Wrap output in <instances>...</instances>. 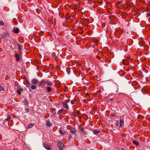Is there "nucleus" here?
Returning <instances> with one entry per match:
<instances>
[{
	"label": "nucleus",
	"instance_id": "23",
	"mask_svg": "<svg viewBox=\"0 0 150 150\" xmlns=\"http://www.w3.org/2000/svg\"><path fill=\"white\" fill-rule=\"evenodd\" d=\"M99 132V131H97L96 130H94L93 131V133L95 134H97Z\"/></svg>",
	"mask_w": 150,
	"mask_h": 150
},
{
	"label": "nucleus",
	"instance_id": "14",
	"mask_svg": "<svg viewBox=\"0 0 150 150\" xmlns=\"http://www.w3.org/2000/svg\"><path fill=\"white\" fill-rule=\"evenodd\" d=\"M59 133L62 135H64V133L66 132L65 131H64L62 129H59Z\"/></svg>",
	"mask_w": 150,
	"mask_h": 150
},
{
	"label": "nucleus",
	"instance_id": "22",
	"mask_svg": "<svg viewBox=\"0 0 150 150\" xmlns=\"http://www.w3.org/2000/svg\"><path fill=\"white\" fill-rule=\"evenodd\" d=\"M11 119V117L9 116H8L7 117V118L6 119V120L7 121H9Z\"/></svg>",
	"mask_w": 150,
	"mask_h": 150
},
{
	"label": "nucleus",
	"instance_id": "18",
	"mask_svg": "<svg viewBox=\"0 0 150 150\" xmlns=\"http://www.w3.org/2000/svg\"><path fill=\"white\" fill-rule=\"evenodd\" d=\"M34 125V124H30L28 126V128H30L33 126Z\"/></svg>",
	"mask_w": 150,
	"mask_h": 150
},
{
	"label": "nucleus",
	"instance_id": "9",
	"mask_svg": "<svg viewBox=\"0 0 150 150\" xmlns=\"http://www.w3.org/2000/svg\"><path fill=\"white\" fill-rule=\"evenodd\" d=\"M70 131L71 133H72L76 135L75 133L76 132V130L75 128H70Z\"/></svg>",
	"mask_w": 150,
	"mask_h": 150
},
{
	"label": "nucleus",
	"instance_id": "5",
	"mask_svg": "<svg viewBox=\"0 0 150 150\" xmlns=\"http://www.w3.org/2000/svg\"><path fill=\"white\" fill-rule=\"evenodd\" d=\"M23 90V88H21L20 86H18L16 89L17 93L20 95L21 94V92Z\"/></svg>",
	"mask_w": 150,
	"mask_h": 150
},
{
	"label": "nucleus",
	"instance_id": "37",
	"mask_svg": "<svg viewBox=\"0 0 150 150\" xmlns=\"http://www.w3.org/2000/svg\"><path fill=\"white\" fill-rule=\"evenodd\" d=\"M4 38H5V37L4 36Z\"/></svg>",
	"mask_w": 150,
	"mask_h": 150
},
{
	"label": "nucleus",
	"instance_id": "30",
	"mask_svg": "<svg viewBox=\"0 0 150 150\" xmlns=\"http://www.w3.org/2000/svg\"><path fill=\"white\" fill-rule=\"evenodd\" d=\"M21 50V49L20 48H19V49L18 51L20 53V54L21 55V52H20Z\"/></svg>",
	"mask_w": 150,
	"mask_h": 150
},
{
	"label": "nucleus",
	"instance_id": "20",
	"mask_svg": "<svg viewBox=\"0 0 150 150\" xmlns=\"http://www.w3.org/2000/svg\"><path fill=\"white\" fill-rule=\"evenodd\" d=\"M63 111V109H61L59 110L57 112L58 114H60L62 112V111Z\"/></svg>",
	"mask_w": 150,
	"mask_h": 150
},
{
	"label": "nucleus",
	"instance_id": "2",
	"mask_svg": "<svg viewBox=\"0 0 150 150\" xmlns=\"http://www.w3.org/2000/svg\"><path fill=\"white\" fill-rule=\"evenodd\" d=\"M122 118H123L122 117H120V125L119 127H123L124 123V120L122 119Z\"/></svg>",
	"mask_w": 150,
	"mask_h": 150
},
{
	"label": "nucleus",
	"instance_id": "15",
	"mask_svg": "<svg viewBox=\"0 0 150 150\" xmlns=\"http://www.w3.org/2000/svg\"><path fill=\"white\" fill-rule=\"evenodd\" d=\"M26 85V86L28 88L30 86V84L29 81H27Z\"/></svg>",
	"mask_w": 150,
	"mask_h": 150
},
{
	"label": "nucleus",
	"instance_id": "10",
	"mask_svg": "<svg viewBox=\"0 0 150 150\" xmlns=\"http://www.w3.org/2000/svg\"><path fill=\"white\" fill-rule=\"evenodd\" d=\"M79 129L80 131H81V132L83 134H86V132L84 131V128L81 126H79Z\"/></svg>",
	"mask_w": 150,
	"mask_h": 150
},
{
	"label": "nucleus",
	"instance_id": "35",
	"mask_svg": "<svg viewBox=\"0 0 150 150\" xmlns=\"http://www.w3.org/2000/svg\"><path fill=\"white\" fill-rule=\"evenodd\" d=\"M147 15H148L149 16H150V14H147Z\"/></svg>",
	"mask_w": 150,
	"mask_h": 150
},
{
	"label": "nucleus",
	"instance_id": "7",
	"mask_svg": "<svg viewBox=\"0 0 150 150\" xmlns=\"http://www.w3.org/2000/svg\"><path fill=\"white\" fill-rule=\"evenodd\" d=\"M46 84L47 86H52V83L51 81L48 80L47 81H46Z\"/></svg>",
	"mask_w": 150,
	"mask_h": 150
},
{
	"label": "nucleus",
	"instance_id": "4",
	"mask_svg": "<svg viewBox=\"0 0 150 150\" xmlns=\"http://www.w3.org/2000/svg\"><path fill=\"white\" fill-rule=\"evenodd\" d=\"M63 146L64 144L62 142L59 141L58 142L57 146L61 150L62 149Z\"/></svg>",
	"mask_w": 150,
	"mask_h": 150
},
{
	"label": "nucleus",
	"instance_id": "13",
	"mask_svg": "<svg viewBox=\"0 0 150 150\" xmlns=\"http://www.w3.org/2000/svg\"><path fill=\"white\" fill-rule=\"evenodd\" d=\"M19 29L18 28H16L13 30V32L16 33H19Z\"/></svg>",
	"mask_w": 150,
	"mask_h": 150
},
{
	"label": "nucleus",
	"instance_id": "12",
	"mask_svg": "<svg viewBox=\"0 0 150 150\" xmlns=\"http://www.w3.org/2000/svg\"><path fill=\"white\" fill-rule=\"evenodd\" d=\"M52 125V123L50 122L49 119L46 121V125L48 127H50Z\"/></svg>",
	"mask_w": 150,
	"mask_h": 150
},
{
	"label": "nucleus",
	"instance_id": "28",
	"mask_svg": "<svg viewBox=\"0 0 150 150\" xmlns=\"http://www.w3.org/2000/svg\"><path fill=\"white\" fill-rule=\"evenodd\" d=\"M25 110L27 112H28L29 111V109L28 108H26L25 109Z\"/></svg>",
	"mask_w": 150,
	"mask_h": 150
},
{
	"label": "nucleus",
	"instance_id": "25",
	"mask_svg": "<svg viewBox=\"0 0 150 150\" xmlns=\"http://www.w3.org/2000/svg\"><path fill=\"white\" fill-rule=\"evenodd\" d=\"M0 91H4V88L2 86H0Z\"/></svg>",
	"mask_w": 150,
	"mask_h": 150
},
{
	"label": "nucleus",
	"instance_id": "36",
	"mask_svg": "<svg viewBox=\"0 0 150 150\" xmlns=\"http://www.w3.org/2000/svg\"><path fill=\"white\" fill-rule=\"evenodd\" d=\"M81 116H80V117H79V118H81Z\"/></svg>",
	"mask_w": 150,
	"mask_h": 150
},
{
	"label": "nucleus",
	"instance_id": "1",
	"mask_svg": "<svg viewBox=\"0 0 150 150\" xmlns=\"http://www.w3.org/2000/svg\"><path fill=\"white\" fill-rule=\"evenodd\" d=\"M46 83L45 80L44 79L42 80L40 83L39 86L40 87L43 88L45 85Z\"/></svg>",
	"mask_w": 150,
	"mask_h": 150
},
{
	"label": "nucleus",
	"instance_id": "3",
	"mask_svg": "<svg viewBox=\"0 0 150 150\" xmlns=\"http://www.w3.org/2000/svg\"><path fill=\"white\" fill-rule=\"evenodd\" d=\"M43 146L44 148L47 150H51L52 149L51 147L48 144H46L45 143H43Z\"/></svg>",
	"mask_w": 150,
	"mask_h": 150
},
{
	"label": "nucleus",
	"instance_id": "34",
	"mask_svg": "<svg viewBox=\"0 0 150 150\" xmlns=\"http://www.w3.org/2000/svg\"><path fill=\"white\" fill-rule=\"evenodd\" d=\"M6 34L7 35H9V34L7 33H6Z\"/></svg>",
	"mask_w": 150,
	"mask_h": 150
},
{
	"label": "nucleus",
	"instance_id": "8",
	"mask_svg": "<svg viewBox=\"0 0 150 150\" xmlns=\"http://www.w3.org/2000/svg\"><path fill=\"white\" fill-rule=\"evenodd\" d=\"M62 104L63 105V107L65 108L67 110H68L69 109V106L68 105L65 103H62Z\"/></svg>",
	"mask_w": 150,
	"mask_h": 150
},
{
	"label": "nucleus",
	"instance_id": "26",
	"mask_svg": "<svg viewBox=\"0 0 150 150\" xmlns=\"http://www.w3.org/2000/svg\"><path fill=\"white\" fill-rule=\"evenodd\" d=\"M72 138V136L71 134H69L68 135V139H70Z\"/></svg>",
	"mask_w": 150,
	"mask_h": 150
},
{
	"label": "nucleus",
	"instance_id": "33",
	"mask_svg": "<svg viewBox=\"0 0 150 150\" xmlns=\"http://www.w3.org/2000/svg\"><path fill=\"white\" fill-rule=\"evenodd\" d=\"M110 100L111 101H112L113 100V99L112 98H110Z\"/></svg>",
	"mask_w": 150,
	"mask_h": 150
},
{
	"label": "nucleus",
	"instance_id": "29",
	"mask_svg": "<svg viewBox=\"0 0 150 150\" xmlns=\"http://www.w3.org/2000/svg\"><path fill=\"white\" fill-rule=\"evenodd\" d=\"M0 24L1 25H3L4 24V23L2 21H0Z\"/></svg>",
	"mask_w": 150,
	"mask_h": 150
},
{
	"label": "nucleus",
	"instance_id": "17",
	"mask_svg": "<svg viewBox=\"0 0 150 150\" xmlns=\"http://www.w3.org/2000/svg\"><path fill=\"white\" fill-rule=\"evenodd\" d=\"M36 88V86L35 85H32L31 86V89L33 90H35Z\"/></svg>",
	"mask_w": 150,
	"mask_h": 150
},
{
	"label": "nucleus",
	"instance_id": "31",
	"mask_svg": "<svg viewBox=\"0 0 150 150\" xmlns=\"http://www.w3.org/2000/svg\"><path fill=\"white\" fill-rule=\"evenodd\" d=\"M96 57L99 59H101V58L99 57L98 56H96Z\"/></svg>",
	"mask_w": 150,
	"mask_h": 150
},
{
	"label": "nucleus",
	"instance_id": "16",
	"mask_svg": "<svg viewBox=\"0 0 150 150\" xmlns=\"http://www.w3.org/2000/svg\"><path fill=\"white\" fill-rule=\"evenodd\" d=\"M52 88L50 86H49L47 88V91L48 92H50L52 91Z\"/></svg>",
	"mask_w": 150,
	"mask_h": 150
},
{
	"label": "nucleus",
	"instance_id": "6",
	"mask_svg": "<svg viewBox=\"0 0 150 150\" xmlns=\"http://www.w3.org/2000/svg\"><path fill=\"white\" fill-rule=\"evenodd\" d=\"M15 57L16 60L17 62H19L20 60L21 59L20 57V55L18 53H16L15 54Z\"/></svg>",
	"mask_w": 150,
	"mask_h": 150
},
{
	"label": "nucleus",
	"instance_id": "21",
	"mask_svg": "<svg viewBox=\"0 0 150 150\" xmlns=\"http://www.w3.org/2000/svg\"><path fill=\"white\" fill-rule=\"evenodd\" d=\"M132 143L133 144H135L137 146L139 145L138 143L135 141H133L132 142Z\"/></svg>",
	"mask_w": 150,
	"mask_h": 150
},
{
	"label": "nucleus",
	"instance_id": "19",
	"mask_svg": "<svg viewBox=\"0 0 150 150\" xmlns=\"http://www.w3.org/2000/svg\"><path fill=\"white\" fill-rule=\"evenodd\" d=\"M76 102V100L74 99V100H71V103L72 104V105H73V104H75V103Z\"/></svg>",
	"mask_w": 150,
	"mask_h": 150
},
{
	"label": "nucleus",
	"instance_id": "32",
	"mask_svg": "<svg viewBox=\"0 0 150 150\" xmlns=\"http://www.w3.org/2000/svg\"><path fill=\"white\" fill-rule=\"evenodd\" d=\"M80 113V112L79 111H78L77 114H79Z\"/></svg>",
	"mask_w": 150,
	"mask_h": 150
},
{
	"label": "nucleus",
	"instance_id": "27",
	"mask_svg": "<svg viewBox=\"0 0 150 150\" xmlns=\"http://www.w3.org/2000/svg\"><path fill=\"white\" fill-rule=\"evenodd\" d=\"M115 125L116 126H118L119 125V122L118 121H117L115 123Z\"/></svg>",
	"mask_w": 150,
	"mask_h": 150
},
{
	"label": "nucleus",
	"instance_id": "11",
	"mask_svg": "<svg viewBox=\"0 0 150 150\" xmlns=\"http://www.w3.org/2000/svg\"><path fill=\"white\" fill-rule=\"evenodd\" d=\"M38 82V80L37 79H34L31 81V82L33 84H36Z\"/></svg>",
	"mask_w": 150,
	"mask_h": 150
},
{
	"label": "nucleus",
	"instance_id": "24",
	"mask_svg": "<svg viewBox=\"0 0 150 150\" xmlns=\"http://www.w3.org/2000/svg\"><path fill=\"white\" fill-rule=\"evenodd\" d=\"M116 102V103H117V104H118L119 103H122L123 101L122 100H121L120 101H117Z\"/></svg>",
	"mask_w": 150,
	"mask_h": 150
}]
</instances>
